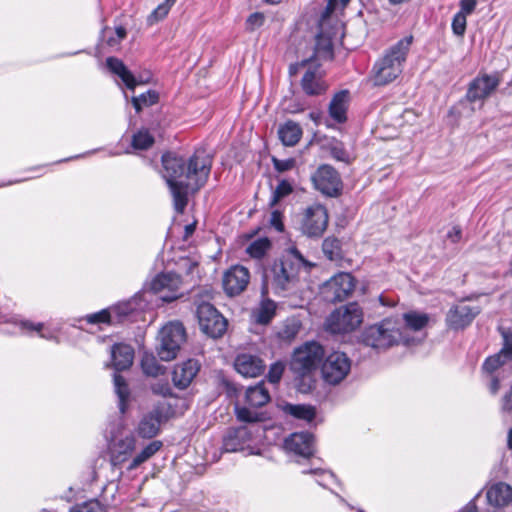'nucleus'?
Wrapping results in <instances>:
<instances>
[{"label":"nucleus","instance_id":"f257e3e1","mask_svg":"<svg viewBox=\"0 0 512 512\" xmlns=\"http://www.w3.org/2000/svg\"><path fill=\"white\" fill-rule=\"evenodd\" d=\"M162 165L163 177L170 188L174 208L178 213H183L188 203V189L198 190L205 185L212 159L205 151H195L188 161L173 152H167L162 155Z\"/></svg>","mask_w":512,"mask_h":512},{"label":"nucleus","instance_id":"f03ea898","mask_svg":"<svg viewBox=\"0 0 512 512\" xmlns=\"http://www.w3.org/2000/svg\"><path fill=\"white\" fill-rule=\"evenodd\" d=\"M308 265L300 251L293 247L287 249L279 258L274 259L263 269L261 295L270 291L285 296L294 291L299 282V273Z\"/></svg>","mask_w":512,"mask_h":512},{"label":"nucleus","instance_id":"7ed1b4c3","mask_svg":"<svg viewBox=\"0 0 512 512\" xmlns=\"http://www.w3.org/2000/svg\"><path fill=\"white\" fill-rule=\"evenodd\" d=\"M413 39L412 35L401 38L376 60L371 71L374 86L388 85L402 74Z\"/></svg>","mask_w":512,"mask_h":512},{"label":"nucleus","instance_id":"20e7f679","mask_svg":"<svg viewBox=\"0 0 512 512\" xmlns=\"http://www.w3.org/2000/svg\"><path fill=\"white\" fill-rule=\"evenodd\" d=\"M361 339L363 344L378 351L387 350L400 343L408 346L412 342L405 334L402 321L393 317L366 327L361 334Z\"/></svg>","mask_w":512,"mask_h":512},{"label":"nucleus","instance_id":"39448f33","mask_svg":"<svg viewBox=\"0 0 512 512\" xmlns=\"http://www.w3.org/2000/svg\"><path fill=\"white\" fill-rule=\"evenodd\" d=\"M112 364L115 369L113 382L118 397V408L122 415L126 413L130 400V389L122 375L118 372L129 369L133 363L134 350L127 344H114L111 350Z\"/></svg>","mask_w":512,"mask_h":512},{"label":"nucleus","instance_id":"423d86ee","mask_svg":"<svg viewBox=\"0 0 512 512\" xmlns=\"http://www.w3.org/2000/svg\"><path fill=\"white\" fill-rule=\"evenodd\" d=\"M363 321V312L357 303H349L344 308L333 311L326 321L327 330L343 334L355 330Z\"/></svg>","mask_w":512,"mask_h":512},{"label":"nucleus","instance_id":"0eeeda50","mask_svg":"<svg viewBox=\"0 0 512 512\" xmlns=\"http://www.w3.org/2000/svg\"><path fill=\"white\" fill-rule=\"evenodd\" d=\"M186 340V331L182 323L169 322L160 331V344L157 354L163 361H171L176 358L181 345Z\"/></svg>","mask_w":512,"mask_h":512},{"label":"nucleus","instance_id":"6e6552de","mask_svg":"<svg viewBox=\"0 0 512 512\" xmlns=\"http://www.w3.org/2000/svg\"><path fill=\"white\" fill-rule=\"evenodd\" d=\"M174 409L167 402H158L153 408L144 414L137 426V433L140 437L151 439L158 435L160 427L167 422L173 415Z\"/></svg>","mask_w":512,"mask_h":512},{"label":"nucleus","instance_id":"1a4fd4ad","mask_svg":"<svg viewBox=\"0 0 512 512\" xmlns=\"http://www.w3.org/2000/svg\"><path fill=\"white\" fill-rule=\"evenodd\" d=\"M182 278L175 272H163L157 274L150 283L145 284L144 289L147 296L159 294L163 302H172L178 299L182 293L179 291Z\"/></svg>","mask_w":512,"mask_h":512},{"label":"nucleus","instance_id":"9d476101","mask_svg":"<svg viewBox=\"0 0 512 512\" xmlns=\"http://www.w3.org/2000/svg\"><path fill=\"white\" fill-rule=\"evenodd\" d=\"M201 331L211 338H220L227 330V320L208 302H201L196 309Z\"/></svg>","mask_w":512,"mask_h":512},{"label":"nucleus","instance_id":"9b49d317","mask_svg":"<svg viewBox=\"0 0 512 512\" xmlns=\"http://www.w3.org/2000/svg\"><path fill=\"white\" fill-rule=\"evenodd\" d=\"M324 356L323 347L317 342H307L295 349L291 368L300 375H306L315 370Z\"/></svg>","mask_w":512,"mask_h":512},{"label":"nucleus","instance_id":"f8f14e48","mask_svg":"<svg viewBox=\"0 0 512 512\" xmlns=\"http://www.w3.org/2000/svg\"><path fill=\"white\" fill-rule=\"evenodd\" d=\"M311 180L314 188L326 197L336 198L342 194V178L331 165H320L312 174Z\"/></svg>","mask_w":512,"mask_h":512},{"label":"nucleus","instance_id":"ddd939ff","mask_svg":"<svg viewBox=\"0 0 512 512\" xmlns=\"http://www.w3.org/2000/svg\"><path fill=\"white\" fill-rule=\"evenodd\" d=\"M328 221L326 207L320 203H314L303 211L300 230L309 238H320L327 229Z\"/></svg>","mask_w":512,"mask_h":512},{"label":"nucleus","instance_id":"4468645a","mask_svg":"<svg viewBox=\"0 0 512 512\" xmlns=\"http://www.w3.org/2000/svg\"><path fill=\"white\" fill-rule=\"evenodd\" d=\"M351 370V360L340 351H333L324 359L321 366L323 380L330 385L342 382Z\"/></svg>","mask_w":512,"mask_h":512},{"label":"nucleus","instance_id":"2eb2a0df","mask_svg":"<svg viewBox=\"0 0 512 512\" xmlns=\"http://www.w3.org/2000/svg\"><path fill=\"white\" fill-rule=\"evenodd\" d=\"M147 298V291L143 290L135 294L127 301L119 302L111 307L113 319L115 323H123L125 321H136L139 314L144 312L151 302Z\"/></svg>","mask_w":512,"mask_h":512},{"label":"nucleus","instance_id":"dca6fc26","mask_svg":"<svg viewBox=\"0 0 512 512\" xmlns=\"http://www.w3.org/2000/svg\"><path fill=\"white\" fill-rule=\"evenodd\" d=\"M501 83L499 73L479 74L468 85L466 99L470 103L484 102Z\"/></svg>","mask_w":512,"mask_h":512},{"label":"nucleus","instance_id":"f3484780","mask_svg":"<svg viewBox=\"0 0 512 512\" xmlns=\"http://www.w3.org/2000/svg\"><path fill=\"white\" fill-rule=\"evenodd\" d=\"M354 287L353 276L350 273L341 272L324 283L322 294L326 301L342 302L353 292Z\"/></svg>","mask_w":512,"mask_h":512},{"label":"nucleus","instance_id":"a211bd4d","mask_svg":"<svg viewBox=\"0 0 512 512\" xmlns=\"http://www.w3.org/2000/svg\"><path fill=\"white\" fill-rule=\"evenodd\" d=\"M480 312L481 308L479 306H470L466 304L454 305L446 314V325L451 330H463L473 322Z\"/></svg>","mask_w":512,"mask_h":512},{"label":"nucleus","instance_id":"6ab92c4d","mask_svg":"<svg viewBox=\"0 0 512 512\" xmlns=\"http://www.w3.org/2000/svg\"><path fill=\"white\" fill-rule=\"evenodd\" d=\"M136 446V440L133 435L124 437H115L109 441L108 455L113 467H121L127 462Z\"/></svg>","mask_w":512,"mask_h":512},{"label":"nucleus","instance_id":"aec40b11","mask_svg":"<svg viewBox=\"0 0 512 512\" xmlns=\"http://www.w3.org/2000/svg\"><path fill=\"white\" fill-rule=\"evenodd\" d=\"M250 281L249 270L241 265L232 266L223 276V288L227 295L241 294Z\"/></svg>","mask_w":512,"mask_h":512},{"label":"nucleus","instance_id":"412c9836","mask_svg":"<svg viewBox=\"0 0 512 512\" xmlns=\"http://www.w3.org/2000/svg\"><path fill=\"white\" fill-rule=\"evenodd\" d=\"M284 448L289 453L303 458H310L315 451L314 436L309 432L292 433L285 439Z\"/></svg>","mask_w":512,"mask_h":512},{"label":"nucleus","instance_id":"4be33fe9","mask_svg":"<svg viewBox=\"0 0 512 512\" xmlns=\"http://www.w3.org/2000/svg\"><path fill=\"white\" fill-rule=\"evenodd\" d=\"M200 370V365L195 359H188L175 365L172 371V381L175 387L180 390L186 389Z\"/></svg>","mask_w":512,"mask_h":512},{"label":"nucleus","instance_id":"5701e85b","mask_svg":"<svg viewBox=\"0 0 512 512\" xmlns=\"http://www.w3.org/2000/svg\"><path fill=\"white\" fill-rule=\"evenodd\" d=\"M252 439V434L246 426L229 428L223 437L222 448L225 452L243 450Z\"/></svg>","mask_w":512,"mask_h":512},{"label":"nucleus","instance_id":"b1692460","mask_svg":"<svg viewBox=\"0 0 512 512\" xmlns=\"http://www.w3.org/2000/svg\"><path fill=\"white\" fill-rule=\"evenodd\" d=\"M234 366L238 373L251 378L260 376L265 369L264 361L259 356L248 353L239 354Z\"/></svg>","mask_w":512,"mask_h":512},{"label":"nucleus","instance_id":"393cba45","mask_svg":"<svg viewBox=\"0 0 512 512\" xmlns=\"http://www.w3.org/2000/svg\"><path fill=\"white\" fill-rule=\"evenodd\" d=\"M301 88L307 96H320L326 93L328 84L317 67H309L301 79Z\"/></svg>","mask_w":512,"mask_h":512},{"label":"nucleus","instance_id":"a878e982","mask_svg":"<svg viewBox=\"0 0 512 512\" xmlns=\"http://www.w3.org/2000/svg\"><path fill=\"white\" fill-rule=\"evenodd\" d=\"M486 499L494 508L504 507L512 501V487L504 482H497L487 490Z\"/></svg>","mask_w":512,"mask_h":512},{"label":"nucleus","instance_id":"bb28decb","mask_svg":"<svg viewBox=\"0 0 512 512\" xmlns=\"http://www.w3.org/2000/svg\"><path fill=\"white\" fill-rule=\"evenodd\" d=\"M349 92L341 90L330 101L328 112L330 117L339 124L346 122L348 110Z\"/></svg>","mask_w":512,"mask_h":512},{"label":"nucleus","instance_id":"cd10ccee","mask_svg":"<svg viewBox=\"0 0 512 512\" xmlns=\"http://www.w3.org/2000/svg\"><path fill=\"white\" fill-rule=\"evenodd\" d=\"M106 66L112 74L121 79L126 88L134 90L138 82L121 59L112 56L108 57L106 59Z\"/></svg>","mask_w":512,"mask_h":512},{"label":"nucleus","instance_id":"c85d7f7f","mask_svg":"<svg viewBox=\"0 0 512 512\" xmlns=\"http://www.w3.org/2000/svg\"><path fill=\"white\" fill-rule=\"evenodd\" d=\"M302 133L300 125L292 120L286 121L278 128L279 139L288 147L295 146L300 141Z\"/></svg>","mask_w":512,"mask_h":512},{"label":"nucleus","instance_id":"c756f323","mask_svg":"<svg viewBox=\"0 0 512 512\" xmlns=\"http://www.w3.org/2000/svg\"><path fill=\"white\" fill-rule=\"evenodd\" d=\"M246 403L253 408H260L270 401V394L263 381L250 386L245 392Z\"/></svg>","mask_w":512,"mask_h":512},{"label":"nucleus","instance_id":"7c9ffc66","mask_svg":"<svg viewBox=\"0 0 512 512\" xmlns=\"http://www.w3.org/2000/svg\"><path fill=\"white\" fill-rule=\"evenodd\" d=\"M9 322L18 327L21 334L33 335L34 333H37L44 339H52L53 337L52 334H46L43 332L44 323L42 322H33L19 317H12Z\"/></svg>","mask_w":512,"mask_h":512},{"label":"nucleus","instance_id":"2f4dec72","mask_svg":"<svg viewBox=\"0 0 512 512\" xmlns=\"http://www.w3.org/2000/svg\"><path fill=\"white\" fill-rule=\"evenodd\" d=\"M282 410L285 414L306 422H312L316 417L315 407L311 405L285 403Z\"/></svg>","mask_w":512,"mask_h":512},{"label":"nucleus","instance_id":"473e14b6","mask_svg":"<svg viewBox=\"0 0 512 512\" xmlns=\"http://www.w3.org/2000/svg\"><path fill=\"white\" fill-rule=\"evenodd\" d=\"M264 299L261 301L258 309L255 311V321L258 324L266 325L271 322L276 314V303L268 299L267 296H262Z\"/></svg>","mask_w":512,"mask_h":512},{"label":"nucleus","instance_id":"72a5a7b5","mask_svg":"<svg viewBox=\"0 0 512 512\" xmlns=\"http://www.w3.org/2000/svg\"><path fill=\"white\" fill-rule=\"evenodd\" d=\"M176 274L180 277L189 278L190 281H195L198 275L199 262L191 257H181L177 263Z\"/></svg>","mask_w":512,"mask_h":512},{"label":"nucleus","instance_id":"f704fd0d","mask_svg":"<svg viewBox=\"0 0 512 512\" xmlns=\"http://www.w3.org/2000/svg\"><path fill=\"white\" fill-rule=\"evenodd\" d=\"M272 243L267 237L257 238L245 249L246 253L253 259H262L271 249Z\"/></svg>","mask_w":512,"mask_h":512},{"label":"nucleus","instance_id":"c9c22d12","mask_svg":"<svg viewBox=\"0 0 512 512\" xmlns=\"http://www.w3.org/2000/svg\"><path fill=\"white\" fill-rule=\"evenodd\" d=\"M158 101L159 93L156 90H148L138 96H133L131 99L136 113H140L144 108L157 104Z\"/></svg>","mask_w":512,"mask_h":512},{"label":"nucleus","instance_id":"e433bc0d","mask_svg":"<svg viewBox=\"0 0 512 512\" xmlns=\"http://www.w3.org/2000/svg\"><path fill=\"white\" fill-rule=\"evenodd\" d=\"M141 368L145 375L157 377L165 372L152 353L144 352L141 358Z\"/></svg>","mask_w":512,"mask_h":512},{"label":"nucleus","instance_id":"4c0bfd02","mask_svg":"<svg viewBox=\"0 0 512 512\" xmlns=\"http://www.w3.org/2000/svg\"><path fill=\"white\" fill-rule=\"evenodd\" d=\"M405 327L413 331H420L429 322V316L425 313H419L416 311H410L404 313L402 316Z\"/></svg>","mask_w":512,"mask_h":512},{"label":"nucleus","instance_id":"58836bf2","mask_svg":"<svg viewBox=\"0 0 512 512\" xmlns=\"http://www.w3.org/2000/svg\"><path fill=\"white\" fill-rule=\"evenodd\" d=\"M322 251L331 261H337L343 257L341 241L336 237L325 238L322 243Z\"/></svg>","mask_w":512,"mask_h":512},{"label":"nucleus","instance_id":"ea45409f","mask_svg":"<svg viewBox=\"0 0 512 512\" xmlns=\"http://www.w3.org/2000/svg\"><path fill=\"white\" fill-rule=\"evenodd\" d=\"M154 137L147 129H140L133 134L131 146L135 150H147L154 144Z\"/></svg>","mask_w":512,"mask_h":512},{"label":"nucleus","instance_id":"a19ab883","mask_svg":"<svg viewBox=\"0 0 512 512\" xmlns=\"http://www.w3.org/2000/svg\"><path fill=\"white\" fill-rule=\"evenodd\" d=\"M314 56L320 60H332L334 52L331 40L324 37H318L316 40L314 54L311 58Z\"/></svg>","mask_w":512,"mask_h":512},{"label":"nucleus","instance_id":"79ce46f5","mask_svg":"<svg viewBox=\"0 0 512 512\" xmlns=\"http://www.w3.org/2000/svg\"><path fill=\"white\" fill-rule=\"evenodd\" d=\"M300 323L296 320H287L277 332V337L284 343H290L295 339L300 330Z\"/></svg>","mask_w":512,"mask_h":512},{"label":"nucleus","instance_id":"37998d69","mask_svg":"<svg viewBox=\"0 0 512 512\" xmlns=\"http://www.w3.org/2000/svg\"><path fill=\"white\" fill-rule=\"evenodd\" d=\"M506 361L499 352L487 357L482 364L483 375L498 374L500 368L505 365Z\"/></svg>","mask_w":512,"mask_h":512},{"label":"nucleus","instance_id":"c03bdc74","mask_svg":"<svg viewBox=\"0 0 512 512\" xmlns=\"http://www.w3.org/2000/svg\"><path fill=\"white\" fill-rule=\"evenodd\" d=\"M292 192H293L292 184L286 179L280 180L278 185L272 192V196L269 201V206L270 207L276 206L283 198L290 195Z\"/></svg>","mask_w":512,"mask_h":512},{"label":"nucleus","instance_id":"a18cd8bd","mask_svg":"<svg viewBox=\"0 0 512 512\" xmlns=\"http://www.w3.org/2000/svg\"><path fill=\"white\" fill-rule=\"evenodd\" d=\"M69 512H107V509L99 500L90 499L71 506Z\"/></svg>","mask_w":512,"mask_h":512},{"label":"nucleus","instance_id":"49530a36","mask_svg":"<svg viewBox=\"0 0 512 512\" xmlns=\"http://www.w3.org/2000/svg\"><path fill=\"white\" fill-rule=\"evenodd\" d=\"M302 473L303 474L309 473V474L316 475L317 476L316 482L324 488H328V486L331 482H337V478H336L335 474L329 470L316 468V469H310V470H303Z\"/></svg>","mask_w":512,"mask_h":512},{"label":"nucleus","instance_id":"de8ad7c7","mask_svg":"<svg viewBox=\"0 0 512 512\" xmlns=\"http://www.w3.org/2000/svg\"><path fill=\"white\" fill-rule=\"evenodd\" d=\"M84 320L89 324H113L115 323L113 319V314L111 311V307L108 309H103L99 312L88 314L85 316Z\"/></svg>","mask_w":512,"mask_h":512},{"label":"nucleus","instance_id":"09e8293b","mask_svg":"<svg viewBox=\"0 0 512 512\" xmlns=\"http://www.w3.org/2000/svg\"><path fill=\"white\" fill-rule=\"evenodd\" d=\"M236 417L239 421L245 423H256L261 420L259 413L251 411L247 407L235 406Z\"/></svg>","mask_w":512,"mask_h":512},{"label":"nucleus","instance_id":"8fccbe9b","mask_svg":"<svg viewBox=\"0 0 512 512\" xmlns=\"http://www.w3.org/2000/svg\"><path fill=\"white\" fill-rule=\"evenodd\" d=\"M285 371V364L282 361H276L269 367L266 378L272 384H277Z\"/></svg>","mask_w":512,"mask_h":512},{"label":"nucleus","instance_id":"3c124183","mask_svg":"<svg viewBox=\"0 0 512 512\" xmlns=\"http://www.w3.org/2000/svg\"><path fill=\"white\" fill-rule=\"evenodd\" d=\"M501 335L503 338V343L499 353L505 359V361H512V332L503 330Z\"/></svg>","mask_w":512,"mask_h":512},{"label":"nucleus","instance_id":"603ef678","mask_svg":"<svg viewBox=\"0 0 512 512\" xmlns=\"http://www.w3.org/2000/svg\"><path fill=\"white\" fill-rule=\"evenodd\" d=\"M171 7L172 6L166 2L159 4L149 15L148 22L153 24L154 22L164 19L168 15Z\"/></svg>","mask_w":512,"mask_h":512},{"label":"nucleus","instance_id":"864d4df0","mask_svg":"<svg viewBox=\"0 0 512 512\" xmlns=\"http://www.w3.org/2000/svg\"><path fill=\"white\" fill-rule=\"evenodd\" d=\"M150 388L155 395L163 397H169L173 395L171 386L167 380H158L152 383Z\"/></svg>","mask_w":512,"mask_h":512},{"label":"nucleus","instance_id":"5fc2aeb1","mask_svg":"<svg viewBox=\"0 0 512 512\" xmlns=\"http://www.w3.org/2000/svg\"><path fill=\"white\" fill-rule=\"evenodd\" d=\"M466 15L458 12L454 15L452 20V31L455 35L462 37L466 31Z\"/></svg>","mask_w":512,"mask_h":512},{"label":"nucleus","instance_id":"6e6d98bb","mask_svg":"<svg viewBox=\"0 0 512 512\" xmlns=\"http://www.w3.org/2000/svg\"><path fill=\"white\" fill-rule=\"evenodd\" d=\"M331 156L336 159L337 161L349 163L350 162V155L345 149L343 143L337 142L331 146L330 149Z\"/></svg>","mask_w":512,"mask_h":512},{"label":"nucleus","instance_id":"4d7b16f0","mask_svg":"<svg viewBox=\"0 0 512 512\" xmlns=\"http://www.w3.org/2000/svg\"><path fill=\"white\" fill-rule=\"evenodd\" d=\"M272 163L277 172L283 173L292 170L296 165V160L294 158L278 159L276 157H272Z\"/></svg>","mask_w":512,"mask_h":512},{"label":"nucleus","instance_id":"13d9d810","mask_svg":"<svg viewBox=\"0 0 512 512\" xmlns=\"http://www.w3.org/2000/svg\"><path fill=\"white\" fill-rule=\"evenodd\" d=\"M265 22V16L261 12H254L246 19V30L254 31L256 28L261 27Z\"/></svg>","mask_w":512,"mask_h":512},{"label":"nucleus","instance_id":"bf43d9fd","mask_svg":"<svg viewBox=\"0 0 512 512\" xmlns=\"http://www.w3.org/2000/svg\"><path fill=\"white\" fill-rule=\"evenodd\" d=\"M270 225L278 232L284 231L283 214L279 210H273L270 216Z\"/></svg>","mask_w":512,"mask_h":512},{"label":"nucleus","instance_id":"052dcab7","mask_svg":"<svg viewBox=\"0 0 512 512\" xmlns=\"http://www.w3.org/2000/svg\"><path fill=\"white\" fill-rule=\"evenodd\" d=\"M102 39L106 42V44L111 48H116L119 46L120 42L117 40L115 35H112V31L110 28H104L101 33Z\"/></svg>","mask_w":512,"mask_h":512},{"label":"nucleus","instance_id":"680f3d73","mask_svg":"<svg viewBox=\"0 0 512 512\" xmlns=\"http://www.w3.org/2000/svg\"><path fill=\"white\" fill-rule=\"evenodd\" d=\"M487 379H489L488 382V389L492 395H496L500 389V382L501 378L499 377V374H493V375H484Z\"/></svg>","mask_w":512,"mask_h":512},{"label":"nucleus","instance_id":"e2e57ef3","mask_svg":"<svg viewBox=\"0 0 512 512\" xmlns=\"http://www.w3.org/2000/svg\"><path fill=\"white\" fill-rule=\"evenodd\" d=\"M501 409L505 413L512 414V386L502 397Z\"/></svg>","mask_w":512,"mask_h":512},{"label":"nucleus","instance_id":"0e129e2a","mask_svg":"<svg viewBox=\"0 0 512 512\" xmlns=\"http://www.w3.org/2000/svg\"><path fill=\"white\" fill-rule=\"evenodd\" d=\"M148 459H150V457L145 453L144 450H141L132 459V461L130 462V464L128 466V469L133 470V469L137 468L139 465H141L142 463H144L145 461H147Z\"/></svg>","mask_w":512,"mask_h":512},{"label":"nucleus","instance_id":"69168bd1","mask_svg":"<svg viewBox=\"0 0 512 512\" xmlns=\"http://www.w3.org/2000/svg\"><path fill=\"white\" fill-rule=\"evenodd\" d=\"M477 4V0H460V8L459 12L464 13V15L471 14Z\"/></svg>","mask_w":512,"mask_h":512},{"label":"nucleus","instance_id":"338daca9","mask_svg":"<svg viewBox=\"0 0 512 512\" xmlns=\"http://www.w3.org/2000/svg\"><path fill=\"white\" fill-rule=\"evenodd\" d=\"M162 442L159 440H154L150 442L146 447L142 450L151 458L156 452H158L162 447Z\"/></svg>","mask_w":512,"mask_h":512},{"label":"nucleus","instance_id":"774afa93","mask_svg":"<svg viewBox=\"0 0 512 512\" xmlns=\"http://www.w3.org/2000/svg\"><path fill=\"white\" fill-rule=\"evenodd\" d=\"M462 237V230L459 226H453L451 230L447 233V238L452 243H458L461 240Z\"/></svg>","mask_w":512,"mask_h":512}]
</instances>
